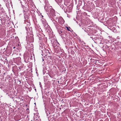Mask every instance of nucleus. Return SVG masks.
<instances>
[{"instance_id": "nucleus-2", "label": "nucleus", "mask_w": 121, "mask_h": 121, "mask_svg": "<svg viewBox=\"0 0 121 121\" xmlns=\"http://www.w3.org/2000/svg\"><path fill=\"white\" fill-rule=\"evenodd\" d=\"M23 10L24 11V12H26V11H28V8L26 9V8L25 7H24Z\"/></svg>"}, {"instance_id": "nucleus-5", "label": "nucleus", "mask_w": 121, "mask_h": 121, "mask_svg": "<svg viewBox=\"0 0 121 121\" xmlns=\"http://www.w3.org/2000/svg\"><path fill=\"white\" fill-rule=\"evenodd\" d=\"M66 28L69 31H70V30L69 29V28L68 27H66Z\"/></svg>"}, {"instance_id": "nucleus-3", "label": "nucleus", "mask_w": 121, "mask_h": 121, "mask_svg": "<svg viewBox=\"0 0 121 121\" xmlns=\"http://www.w3.org/2000/svg\"><path fill=\"white\" fill-rule=\"evenodd\" d=\"M56 41L55 42H54V43H53V45L54 47H55L56 46V45H55L54 44L55 43H56Z\"/></svg>"}, {"instance_id": "nucleus-6", "label": "nucleus", "mask_w": 121, "mask_h": 121, "mask_svg": "<svg viewBox=\"0 0 121 121\" xmlns=\"http://www.w3.org/2000/svg\"><path fill=\"white\" fill-rule=\"evenodd\" d=\"M15 48V47H13V48L14 49Z\"/></svg>"}, {"instance_id": "nucleus-4", "label": "nucleus", "mask_w": 121, "mask_h": 121, "mask_svg": "<svg viewBox=\"0 0 121 121\" xmlns=\"http://www.w3.org/2000/svg\"><path fill=\"white\" fill-rule=\"evenodd\" d=\"M59 33L60 34V35L62 33V32L61 31H59Z\"/></svg>"}, {"instance_id": "nucleus-1", "label": "nucleus", "mask_w": 121, "mask_h": 121, "mask_svg": "<svg viewBox=\"0 0 121 121\" xmlns=\"http://www.w3.org/2000/svg\"><path fill=\"white\" fill-rule=\"evenodd\" d=\"M59 22L61 24H64V20L61 17H60L59 19Z\"/></svg>"}]
</instances>
